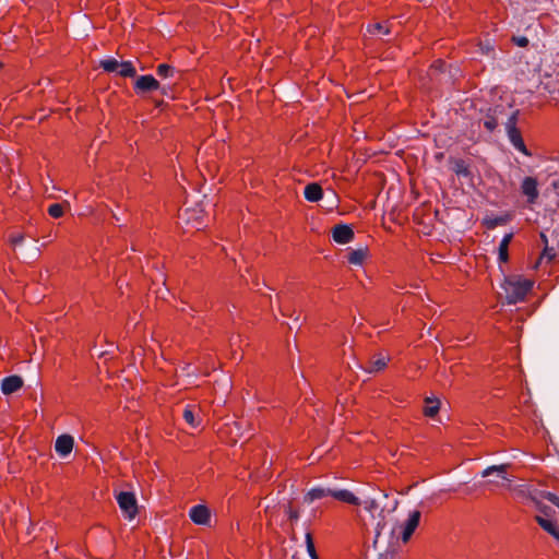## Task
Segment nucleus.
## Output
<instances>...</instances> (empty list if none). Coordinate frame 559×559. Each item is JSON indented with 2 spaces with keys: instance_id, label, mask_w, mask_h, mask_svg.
Instances as JSON below:
<instances>
[{
  "instance_id": "c9c22d12",
  "label": "nucleus",
  "mask_w": 559,
  "mask_h": 559,
  "mask_svg": "<svg viewBox=\"0 0 559 559\" xmlns=\"http://www.w3.org/2000/svg\"><path fill=\"white\" fill-rule=\"evenodd\" d=\"M516 44L520 47H525L528 44V39L526 37H521L516 40Z\"/></svg>"
},
{
  "instance_id": "0eeeda50",
  "label": "nucleus",
  "mask_w": 559,
  "mask_h": 559,
  "mask_svg": "<svg viewBox=\"0 0 559 559\" xmlns=\"http://www.w3.org/2000/svg\"><path fill=\"white\" fill-rule=\"evenodd\" d=\"M159 87H160L159 82L151 74L139 76L133 84V90L138 94L156 91Z\"/></svg>"
},
{
  "instance_id": "cd10ccee",
  "label": "nucleus",
  "mask_w": 559,
  "mask_h": 559,
  "mask_svg": "<svg viewBox=\"0 0 559 559\" xmlns=\"http://www.w3.org/2000/svg\"><path fill=\"white\" fill-rule=\"evenodd\" d=\"M119 63L120 62L118 60H116L115 58H108V59L102 60L99 64L106 72H117L118 68H119Z\"/></svg>"
},
{
  "instance_id": "a878e982",
  "label": "nucleus",
  "mask_w": 559,
  "mask_h": 559,
  "mask_svg": "<svg viewBox=\"0 0 559 559\" xmlns=\"http://www.w3.org/2000/svg\"><path fill=\"white\" fill-rule=\"evenodd\" d=\"M156 73L162 79L173 78L175 74V68L167 63H160L156 68Z\"/></svg>"
},
{
  "instance_id": "393cba45",
  "label": "nucleus",
  "mask_w": 559,
  "mask_h": 559,
  "mask_svg": "<svg viewBox=\"0 0 559 559\" xmlns=\"http://www.w3.org/2000/svg\"><path fill=\"white\" fill-rule=\"evenodd\" d=\"M439 412V401L430 397L426 399L424 414L428 417H433Z\"/></svg>"
},
{
  "instance_id": "aec40b11",
  "label": "nucleus",
  "mask_w": 559,
  "mask_h": 559,
  "mask_svg": "<svg viewBox=\"0 0 559 559\" xmlns=\"http://www.w3.org/2000/svg\"><path fill=\"white\" fill-rule=\"evenodd\" d=\"M540 239L544 243V250L538 259V263L545 259L548 262H551L557 257L558 250L554 246H549L548 238L545 233H540Z\"/></svg>"
},
{
  "instance_id": "9b49d317",
  "label": "nucleus",
  "mask_w": 559,
  "mask_h": 559,
  "mask_svg": "<svg viewBox=\"0 0 559 559\" xmlns=\"http://www.w3.org/2000/svg\"><path fill=\"white\" fill-rule=\"evenodd\" d=\"M390 361V356L383 353L374 354L368 361L365 370L369 373H376L384 370Z\"/></svg>"
},
{
  "instance_id": "20e7f679",
  "label": "nucleus",
  "mask_w": 559,
  "mask_h": 559,
  "mask_svg": "<svg viewBox=\"0 0 559 559\" xmlns=\"http://www.w3.org/2000/svg\"><path fill=\"white\" fill-rule=\"evenodd\" d=\"M182 217L187 225L197 230L202 229L205 224V214L202 207H187L183 210Z\"/></svg>"
},
{
  "instance_id": "f03ea898",
  "label": "nucleus",
  "mask_w": 559,
  "mask_h": 559,
  "mask_svg": "<svg viewBox=\"0 0 559 559\" xmlns=\"http://www.w3.org/2000/svg\"><path fill=\"white\" fill-rule=\"evenodd\" d=\"M421 513L418 510L409 512L407 520L404 523L399 524L394 530L393 534H396L399 538L405 544L407 543L415 530L419 525Z\"/></svg>"
},
{
  "instance_id": "2eb2a0df",
  "label": "nucleus",
  "mask_w": 559,
  "mask_h": 559,
  "mask_svg": "<svg viewBox=\"0 0 559 559\" xmlns=\"http://www.w3.org/2000/svg\"><path fill=\"white\" fill-rule=\"evenodd\" d=\"M331 497L347 504H360V499L357 496H355L350 490L347 489H332Z\"/></svg>"
},
{
  "instance_id": "b1692460",
  "label": "nucleus",
  "mask_w": 559,
  "mask_h": 559,
  "mask_svg": "<svg viewBox=\"0 0 559 559\" xmlns=\"http://www.w3.org/2000/svg\"><path fill=\"white\" fill-rule=\"evenodd\" d=\"M506 468H507V465H492V466H489L486 469H484L481 473V476L488 477L491 474L496 473L500 478L507 480Z\"/></svg>"
},
{
  "instance_id": "c756f323",
  "label": "nucleus",
  "mask_w": 559,
  "mask_h": 559,
  "mask_svg": "<svg viewBox=\"0 0 559 559\" xmlns=\"http://www.w3.org/2000/svg\"><path fill=\"white\" fill-rule=\"evenodd\" d=\"M25 239V235L21 231H13L9 235V242L15 248Z\"/></svg>"
},
{
  "instance_id": "f704fd0d",
  "label": "nucleus",
  "mask_w": 559,
  "mask_h": 559,
  "mask_svg": "<svg viewBox=\"0 0 559 559\" xmlns=\"http://www.w3.org/2000/svg\"><path fill=\"white\" fill-rule=\"evenodd\" d=\"M484 124L487 130L492 131L496 128L497 122L493 119H490V120L485 121Z\"/></svg>"
},
{
  "instance_id": "1a4fd4ad",
  "label": "nucleus",
  "mask_w": 559,
  "mask_h": 559,
  "mask_svg": "<svg viewBox=\"0 0 559 559\" xmlns=\"http://www.w3.org/2000/svg\"><path fill=\"white\" fill-rule=\"evenodd\" d=\"M191 521L197 525H207L211 520V513L206 506L197 504L189 511Z\"/></svg>"
},
{
  "instance_id": "6e6552de",
  "label": "nucleus",
  "mask_w": 559,
  "mask_h": 559,
  "mask_svg": "<svg viewBox=\"0 0 559 559\" xmlns=\"http://www.w3.org/2000/svg\"><path fill=\"white\" fill-rule=\"evenodd\" d=\"M543 514H537L535 516V521L538 523V525L547 532L549 535H551L558 543H559V526L558 524L552 521L549 518V514L545 511H543Z\"/></svg>"
},
{
  "instance_id": "f8f14e48",
  "label": "nucleus",
  "mask_w": 559,
  "mask_h": 559,
  "mask_svg": "<svg viewBox=\"0 0 559 559\" xmlns=\"http://www.w3.org/2000/svg\"><path fill=\"white\" fill-rule=\"evenodd\" d=\"M74 447V439L70 435H61L57 438L55 443V450L59 456H68Z\"/></svg>"
},
{
  "instance_id": "ddd939ff",
  "label": "nucleus",
  "mask_w": 559,
  "mask_h": 559,
  "mask_svg": "<svg viewBox=\"0 0 559 559\" xmlns=\"http://www.w3.org/2000/svg\"><path fill=\"white\" fill-rule=\"evenodd\" d=\"M522 193L528 203H535L538 198L537 180L534 177H525L521 185Z\"/></svg>"
},
{
  "instance_id": "72a5a7b5",
  "label": "nucleus",
  "mask_w": 559,
  "mask_h": 559,
  "mask_svg": "<svg viewBox=\"0 0 559 559\" xmlns=\"http://www.w3.org/2000/svg\"><path fill=\"white\" fill-rule=\"evenodd\" d=\"M542 497L549 500L551 503L559 508V496L549 491H545L542 493Z\"/></svg>"
},
{
  "instance_id": "4468645a",
  "label": "nucleus",
  "mask_w": 559,
  "mask_h": 559,
  "mask_svg": "<svg viewBox=\"0 0 559 559\" xmlns=\"http://www.w3.org/2000/svg\"><path fill=\"white\" fill-rule=\"evenodd\" d=\"M23 386V379L20 376H9L1 381V391L5 395L17 392Z\"/></svg>"
},
{
  "instance_id": "6ab92c4d",
  "label": "nucleus",
  "mask_w": 559,
  "mask_h": 559,
  "mask_svg": "<svg viewBox=\"0 0 559 559\" xmlns=\"http://www.w3.org/2000/svg\"><path fill=\"white\" fill-rule=\"evenodd\" d=\"M513 233H508L501 239L498 247V260L501 263H506L509 260V245L512 241Z\"/></svg>"
},
{
  "instance_id": "39448f33",
  "label": "nucleus",
  "mask_w": 559,
  "mask_h": 559,
  "mask_svg": "<svg viewBox=\"0 0 559 559\" xmlns=\"http://www.w3.org/2000/svg\"><path fill=\"white\" fill-rule=\"evenodd\" d=\"M515 122H516V118H515V116H512L507 126L509 140L518 151H520L521 153H523L526 156H530L531 153L527 151V148L524 144V141L522 139L521 132L515 126Z\"/></svg>"
},
{
  "instance_id": "5701e85b",
  "label": "nucleus",
  "mask_w": 559,
  "mask_h": 559,
  "mask_svg": "<svg viewBox=\"0 0 559 559\" xmlns=\"http://www.w3.org/2000/svg\"><path fill=\"white\" fill-rule=\"evenodd\" d=\"M367 31H368V33H370L372 35L384 36V35H389L390 34V28H389L388 23H373V24H370V25H368Z\"/></svg>"
},
{
  "instance_id": "a211bd4d",
  "label": "nucleus",
  "mask_w": 559,
  "mask_h": 559,
  "mask_svg": "<svg viewBox=\"0 0 559 559\" xmlns=\"http://www.w3.org/2000/svg\"><path fill=\"white\" fill-rule=\"evenodd\" d=\"M304 195L309 202H318L322 199L323 191L319 183L312 182L305 187Z\"/></svg>"
},
{
  "instance_id": "bb28decb",
  "label": "nucleus",
  "mask_w": 559,
  "mask_h": 559,
  "mask_svg": "<svg viewBox=\"0 0 559 559\" xmlns=\"http://www.w3.org/2000/svg\"><path fill=\"white\" fill-rule=\"evenodd\" d=\"M506 223L507 218L503 216L487 217L484 219V225L488 229H493L497 226L504 225Z\"/></svg>"
},
{
  "instance_id": "dca6fc26",
  "label": "nucleus",
  "mask_w": 559,
  "mask_h": 559,
  "mask_svg": "<svg viewBox=\"0 0 559 559\" xmlns=\"http://www.w3.org/2000/svg\"><path fill=\"white\" fill-rule=\"evenodd\" d=\"M369 255L368 248H359L350 250L347 255V261L352 265L361 266Z\"/></svg>"
},
{
  "instance_id": "f257e3e1",
  "label": "nucleus",
  "mask_w": 559,
  "mask_h": 559,
  "mask_svg": "<svg viewBox=\"0 0 559 559\" xmlns=\"http://www.w3.org/2000/svg\"><path fill=\"white\" fill-rule=\"evenodd\" d=\"M532 287L533 282L522 277L506 278L502 284L507 301L510 305L523 301Z\"/></svg>"
},
{
  "instance_id": "7c9ffc66",
  "label": "nucleus",
  "mask_w": 559,
  "mask_h": 559,
  "mask_svg": "<svg viewBox=\"0 0 559 559\" xmlns=\"http://www.w3.org/2000/svg\"><path fill=\"white\" fill-rule=\"evenodd\" d=\"M284 512L290 521H297L299 518V511L294 509L290 503L284 506Z\"/></svg>"
},
{
  "instance_id": "4be33fe9",
  "label": "nucleus",
  "mask_w": 559,
  "mask_h": 559,
  "mask_svg": "<svg viewBox=\"0 0 559 559\" xmlns=\"http://www.w3.org/2000/svg\"><path fill=\"white\" fill-rule=\"evenodd\" d=\"M453 171L459 177H469L472 175L469 166L463 159L454 160Z\"/></svg>"
},
{
  "instance_id": "c85d7f7f",
  "label": "nucleus",
  "mask_w": 559,
  "mask_h": 559,
  "mask_svg": "<svg viewBox=\"0 0 559 559\" xmlns=\"http://www.w3.org/2000/svg\"><path fill=\"white\" fill-rule=\"evenodd\" d=\"M48 214L53 218H59L64 214L63 205L60 203H53L48 206Z\"/></svg>"
},
{
  "instance_id": "473e14b6",
  "label": "nucleus",
  "mask_w": 559,
  "mask_h": 559,
  "mask_svg": "<svg viewBox=\"0 0 559 559\" xmlns=\"http://www.w3.org/2000/svg\"><path fill=\"white\" fill-rule=\"evenodd\" d=\"M542 497L549 500L551 503L559 508V496L549 491H545L542 493Z\"/></svg>"
},
{
  "instance_id": "f3484780",
  "label": "nucleus",
  "mask_w": 559,
  "mask_h": 559,
  "mask_svg": "<svg viewBox=\"0 0 559 559\" xmlns=\"http://www.w3.org/2000/svg\"><path fill=\"white\" fill-rule=\"evenodd\" d=\"M332 489L323 488V487H313L311 488L304 497V501L306 503H312L314 500L323 499L325 497H331Z\"/></svg>"
},
{
  "instance_id": "9d476101",
  "label": "nucleus",
  "mask_w": 559,
  "mask_h": 559,
  "mask_svg": "<svg viewBox=\"0 0 559 559\" xmlns=\"http://www.w3.org/2000/svg\"><path fill=\"white\" fill-rule=\"evenodd\" d=\"M333 240L340 245H346L354 239V230L350 226L340 224L332 229Z\"/></svg>"
},
{
  "instance_id": "2f4dec72",
  "label": "nucleus",
  "mask_w": 559,
  "mask_h": 559,
  "mask_svg": "<svg viewBox=\"0 0 559 559\" xmlns=\"http://www.w3.org/2000/svg\"><path fill=\"white\" fill-rule=\"evenodd\" d=\"M306 544H307V549H308L309 555L313 559H317L316 548H314V544H313V540H312V537H311L310 533L306 534Z\"/></svg>"
},
{
  "instance_id": "e433bc0d",
  "label": "nucleus",
  "mask_w": 559,
  "mask_h": 559,
  "mask_svg": "<svg viewBox=\"0 0 559 559\" xmlns=\"http://www.w3.org/2000/svg\"><path fill=\"white\" fill-rule=\"evenodd\" d=\"M551 187L557 192V195L559 197V178L551 182Z\"/></svg>"
},
{
  "instance_id": "7ed1b4c3",
  "label": "nucleus",
  "mask_w": 559,
  "mask_h": 559,
  "mask_svg": "<svg viewBox=\"0 0 559 559\" xmlns=\"http://www.w3.org/2000/svg\"><path fill=\"white\" fill-rule=\"evenodd\" d=\"M117 502L124 516L133 520L138 514V503L133 492L121 491L116 497Z\"/></svg>"
},
{
  "instance_id": "412c9836",
  "label": "nucleus",
  "mask_w": 559,
  "mask_h": 559,
  "mask_svg": "<svg viewBox=\"0 0 559 559\" xmlns=\"http://www.w3.org/2000/svg\"><path fill=\"white\" fill-rule=\"evenodd\" d=\"M117 72L122 78H134L136 75V70L131 61L120 62Z\"/></svg>"
},
{
  "instance_id": "58836bf2",
  "label": "nucleus",
  "mask_w": 559,
  "mask_h": 559,
  "mask_svg": "<svg viewBox=\"0 0 559 559\" xmlns=\"http://www.w3.org/2000/svg\"><path fill=\"white\" fill-rule=\"evenodd\" d=\"M366 508H367L368 510H371V509H373V508H377L376 502H374V501L369 502V503H368V506H367Z\"/></svg>"
},
{
  "instance_id": "4c0bfd02",
  "label": "nucleus",
  "mask_w": 559,
  "mask_h": 559,
  "mask_svg": "<svg viewBox=\"0 0 559 559\" xmlns=\"http://www.w3.org/2000/svg\"><path fill=\"white\" fill-rule=\"evenodd\" d=\"M383 528V525L379 522L376 527V537H378L381 534V530Z\"/></svg>"
},
{
  "instance_id": "423d86ee",
  "label": "nucleus",
  "mask_w": 559,
  "mask_h": 559,
  "mask_svg": "<svg viewBox=\"0 0 559 559\" xmlns=\"http://www.w3.org/2000/svg\"><path fill=\"white\" fill-rule=\"evenodd\" d=\"M182 417L185 421L193 429L202 426L201 409L195 404H189L183 408Z\"/></svg>"
}]
</instances>
